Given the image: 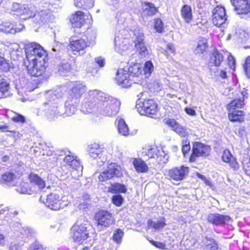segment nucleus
<instances>
[{"label":"nucleus","mask_w":250,"mask_h":250,"mask_svg":"<svg viewBox=\"0 0 250 250\" xmlns=\"http://www.w3.org/2000/svg\"><path fill=\"white\" fill-rule=\"evenodd\" d=\"M89 225L87 222H76L71 228L70 234L75 242L82 244L85 242L89 237L88 228Z\"/></svg>","instance_id":"6e6552de"},{"label":"nucleus","mask_w":250,"mask_h":250,"mask_svg":"<svg viewBox=\"0 0 250 250\" xmlns=\"http://www.w3.org/2000/svg\"><path fill=\"white\" fill-rule=\"evenodd\" d=\"M90 196L87 193L84 194L83 195V198L84 199V201L83 204H80L79 205V208L80 209L83 208H85L87 207V205L88 204V200L89 199Z\"/></svg>","instance_id":"6e6d98bb"},{"label":"nucleus","mask_w":250,"mask_h":250,"mask_svg":"<svg viewBox=\"0 0 250 250\" xmlns=\"http://www.w3.org/2000/svg\"><path fill=\"white\" fill-rule=\"evenodd\" d=\"M69 46L73 51L78 52L86 48L87 43L84 39H80L71 41Z\"/></svg>","instance_id":"7c9ffc66"},{"label":"nucleus","mask_w":250,"mask_h":250,"mask_svg":"<svg viewBox=\"0 0 250 250\" xmlns=\"http://www.w3.org/2000/svg\"><path fill=\"white\" fill-rule=\"evenodd\" d=\"M124 234L123 231L120 229H116L113 232L112 239L117 245L121 244Z\"/></svg>","instance_id":"09e8293b"},{"label":"nucleus","mask_w":250,"mask_h":250,"mask_svg":"<svg viewBox=\"0 0 250 250\" xmlns=\"http://www.w3.org/2000/svg\"><path fill=\"white\" fill-rule=\"evenodd\" d=\"M11 10L14 13V14L20 16V18L22 20L32 18L34 15L33 8L25 4L14 3Z\"/></svg>","instance_id":"4468645a"},{"label":"nucleus","mask_w":250,"mask_h":250,"mask_svg":"<svg viewBox=\"0 0 250 250\" xmlns=\"http://www.w3.org/2000/svg\"><path fill=\"white\" fill-rule=\"evenodd\" d=\"M219 66V65H217V63H215V65L211 66L210 69L211 74L212 75V73H214L217 80H219L220 78L222 79H226L227 78L226 68L225 69H220Z\"/></svg>","instance_id":"473e14b6"},{"label":"nucleus","mask_w":250,"mask_h":250,"mask_svg":"<svg viewBox=\"0 0 250 250\" xmlns=\"http://www.w3.org/2000/svg\"><path fill=\"white\" fill-rule=\"evenodd\" d=\"M60 63L58 64L57 67L59 74L61 76H65L68 75L69 73L73 74L76 71L74 69L75 63Z\"/></svg>","instance_id":"bb28decb"},{"label":"nucleus","mask_w":250,"mask_h":250,"mask_svg":"<svg viewBox=\"0 0 250 250\" xmlns=\"http://www.w3.org/2000/svg\"><path fill=\"white\" fill-rule=\"evenodd\" d=\"M222 160L224 162L226 163H229L230 166L234 168H236L237 164L235 161L233 160L232 155L228 150H225L223 155Z\"/></svg>","instance_id":"37998d69"},{"label":"nucleus","mask_w":250,"mask_h":250,"mask_svg":"<svg viewBox=\"0 0 250 250\" xmlns=\"http://www.w3.org/2000/svg\"><path fill=\"white\" fill-rule=\"evenodd\" d=\"M142 154L148 158L156 159L159 163H166L168 159V156L163 148L155 145H146L143 147Z\"/></svg>","instance_id":"9d476101"},{"label":"nucleus","mask_w":250,"mask_h":250,"mask_svg":"<svg viewBox=\"0 0 250 250\" xmlns=\"http://www.w3.org/2000/svg\"><path fill=\"white\" fill-rule=\"evenodd\" d=\"M23 28L24 26L21 24H20L19 27L15 28L14 25L9 22H4L0 24V31L6 34H15L16 32H20Z\"/></svg>","instance_id":"a878e982"},{"label":"nucleus","mask_w":250,"mask_h":250,"mask_svg":"<svg viewBox=\"0 0 250 250\" xmlns=\"http://www.w3.org/2000/svg\"><path fill=\"white\" fill-rule=\"evenodd\" d=\"M83 0H75L74 4L76 7H81L83 6Z\"/></svg>","instance_id":"774afa93"},{"label":"nucleus","mask_w":250,"mask_h":250,"mask_svg":"<svg viewBox=\"0 0 250 250\" xmlns=\"http://www.w3.org/2000/svg\"><path fill=\"white\" fill-rule=\"evenodd\" d=\"M196 175L197 176L201 179V180H202L203 181H204L205 183V184L207 185H208V186H210V182L203 175H202L200 173H197L196 174Z\"/></svg>","instance_id":"0e129e2a"},{"label":"nucleus","mask_w":250,"mask_h":250,"mask_svg":"<svg viewBox=\"0 0 250 250\" xmlns=\"http://www.w3.org/2000/svg\"><path fill=\"white\" fill-rule=\"evenodd\" d=\"M16 178L15 175L11 172H6L0 176V184L5 186L10 184Z\"/></svg>","instance_id":"c9c22d12"},{"label":"nucleus","mask_w":250,"mask_h":250,"mask_svg":"<svg viewBox=\"0 0 250 250\" xmlns=\"http://www.w3.org/2000/svg\"><path fill=\"white\" fill-rule=\"evenodd\" d=\"M29 179L32 184L38 186L40 189H43L46 186L45 181L36 174L31 173L29 175Z\"/></svg>","instance_id":"72a5a7b5"},{"label":"nucleus","mask_w":250,"mask_h":250,"mask_svg":"<svg viewBox=\"0 0 250 250\" xmlns=\"http://www.w3.org/2000/svg\"><path fill=\"white\" fill-rule=\"evenodd\" d=\"M134 167L138 172L145 173L148 170L147 164L142 159L136 158L133 162Z\"/></svg>","instance_id":"f704fd0d"},{"label":"nucleus","mask_w":250,"mask_h":250,"mask_svg":"<svg viewBox=\"0 0 250 250\" xmlns=\"http://www.w3.org/2000/svg\"><path fill=\"white\" fill-rule=\"evenodd\" d=\"M115 124L117 125L119 134L124 136L129 135V128L123 119L118 117L116 120Z\"/></svg>","instance_id":"2f4dec72"},{"label":"nucleus","mask_w":250,"mask_h":250,"mask_svg":"<svg viewBox=\"0 0 250 250\" xmlns=\"http://www.w3.org/2000/svg\"><path fill=\"white\" fill-rule=\"evenodd\" d=\"M107 166V169L101 172L98 176L99 182L101 185H106L105 188L107 192H109V169L108 166H109V161L105 163Z\"/></svg>","instance_id":"cd10ccee"},{"label":"nucleus","mask_w":250,"mask_h":250,"mask_svg":"<svg viewBox=\"0 0 250 250\" xmlns=\"http://www.w3.org/2000/svg\"><path fill=\"white\" fill-rule=\"evenodd\" d=\"M136 107L138 112L142 115H154L157 111V105L151 99L145 100L143 102L137 101Z\"/></svg>","instance_id":"f8f14e48"},{"label":"nucleus","mask_w":250,"mask_h":250,"mask_svg":"<svg viewBox=\"0 0 250 250\" xmlns=\"http://www.w3.org/2000/svg\"><path fill=\"white\" fill-rule=\"evenodd\" d=\"M87 151L89 156L94 159L98 158L101 160L102 163H105L107 162L108 151L106 149L97 143H93L88 146Z\"/></svg>","instance_id":"ddd939ff"},{"label":"nucleus","mask_w":250,"mask_h":250,"mask_svg":"<svg viewBox=\"0 0 250 250\" xmlns=\"http://www.w3.org/2000/svg\"><path fill=\"white\" fill-rule=\"evenodd\" d=\"M65 86L57 88L54 91H50L46 94V101L39 109H36L34 112L37 116L44 117L52 120L60 117L65 118L69 117L75 113L69 106H67L65 102L64 110L62 106V102L60 99L63 96V93H60L62 88L64 89Z\"/></svg>","instance_id":"f257e3e1"},{"label":"nucleus","mask_w":250,"mask_h":250,"mask_svg":"<svg viewBox=\"0 0 250 250\" xmlns=\"http://www.w3.org/2000/svg\"><path fill=\"white\" fill-rule=\"evenodd\" d=\"M40 200L48 208L53 210H58L67 206L70 202L68 196H60L55 193L48 194L46 199L41 196Z\"/></svg>","instance_id":"1a4fd4ad"},{"label":"nucleus","mask_w":250,"mask_h":250,"mask_svg":"<svg viewBox=\"0 0 250 250\" xmlns=\"http://www.w3.org/2000/svg\"><path fill=\"white\" fill-rule=\"evenodd\" d=\"M237 14H247L250 12V0H230Z\"/></svg>","instance_id":"aec40b11"},{"label":"nucleus","mask_w":250,"mask_h":250,"mask_svg":"<svg viewBox=\"0 0 250 250\" xmlns=\"http://www.w3.org/2000/svg\"><path fill=\"white\" fill-rule=\"evenodd\" d=\"M0 71L15 73L19 71V66L17 63H0Z\"/></svg>","instance_id":"58836bf2"},{"label":"nucleus","mask_w":250,"mask_h":250,"mask_svg":"<svg viewBox=\"0 0 250 250\" xmlns=\"http://www.w3.org/2000/svg\"><path fill=\"white\" fill-rule=\"evenodd\" d=\"M12 73L13 74V77H16L13 83L19 95L27 94V93L34 90L38 87L37 81L25 76L21 74L20 69L19 71Z\"/></svg>","instance_id":"39448f33"},{"label":"nucleus","mask_w":250,"mask_h":250,"mask_svg":"<svg viewBox=\"0 0 250 250\" xmlns=\"http://www.w3.org/2000/svg\"><path fill=\"white\" fill-rule=\"evenodd\" d=\"M25 52L29 62H46L48 61L46 52L40 44L35 42L26 45Z\"/></svg>","instance_id":"423d86ee"},{"label":"nucleus","mask_w":250,"mask_h":250,"mask_svg":"<svg viewBox=\"0 0 250 250\" xmlns=\"http://www.w3.org/2000/svg\"><path fill=\"white\" fill-rule=\"evenodd\" d=\"M136 39L134 41L135 47L138 51L141 58L146 57L148 54V51L145 45L144 35L141 32H136L134 33Z\"/></svg>","instance_id":"a211bd4d"},{"label":"nucleus","mask_w":250,"mask_h":250,"mask_svg":"<svg viewBox=\"0 0 250 250\" xmlns=\"http://www.w3.org/2000/svg\"><path fill=\"white\" fill-rule=\"evenodd\" d=\"M127 191L126 187L123 184L114 183L110 185V192L115 193H125Z\"/></svg>","instance_id":"79ce46f5"},{"label":"nucleus","mask_w":250,"mask_h":250,"mask_svg":"<svg viewBox=\"0 0 250 250\" xmlns=\"http://www.w3.org/2000/svg\"><path fill=\"white\" fill-rule=\"evenodd\" d=\"M104 66V63H89L86 69L87 73L94 75L97 74L98 68Z\"/></svg>","instance_id":"de8ad7c7"},{"label":"nucleus","mask_w":250,"mask_h":250,"mask_svg":"<svg viewBox=\"0 0 250 250\" xmlns=\"http://www.w3.org/2000/svg\"><path fill=\"white\" fill-rule=\"evenodd\" d=\"M212 22L216 26L225 24L227 20L225 9L223 7L217 6L212 12Z\"/></svg>","instance_id":"f3484780"},{"label":"nucleus","mask_w":250,"mask_h":250,"mask_svg":"<svg viewBox=\"0 0 250 250\" xmlns=\"http://www.w3.org/2000/svg\"><path fill=\"white\" fill-rule=\"evenodd\" d=\"M210 62H222L223 61V56L217 50H214L210 55Z\"/></svg>","instance_id":"49530a36"},{"label":"nucleus","mask_w":250,"mask_h":250,"mask_svg":"<svg viewBox=\"0 0 250 250\" xmlns=\"http://www.w3.org/2000/svg\"><path fill=\"white\" fill-rule=\"evenodd\" d=\"M210 149L208 146L203 143L198 142H194L192 147V153L189 158L190 162H195L198 157H206L208 155Z\"/></svg>","instance_id":"2eb2a0df"},{"label":"nucleus","mask_w":250,"mask_h":250,"mask_svg":"<svg viewBox=\"0 0 250 250\" xmlns=\"http://www.w3.org/2000/svg\"><path fill=\"white\" fill-rule=\"evenodd\" d=\"M62 86H65L64 89L62 88L60 93L62 92L63 95L66 88H70L69 94L65 102L67 106H69L75 113L77 110L80 99L86 91V85L83 82L78 81L69 82L66 84L62 85L58 88H60Z\"/></svg>","instance_id":"7ed1b4c3"},{"label":"nucleus","mask_w":250,"mask_h":250,"mask_svg":"<svg viewBox=\"0 0 250 250\" xmlns=\"http://www.w3.org/2000/svg\"><path fill=\"white\" fill-rule=\"evenodd\" d=\"M83 6L85 8H92L94 5L93 0H83Z\"/></svg>","instance_id":"680f3d73"},{"label":"nucleus","mask_w":250,"mask_h":250,"mask_svg":"<svg viewBox=\"0 0 250 250\" xmlns=\"http://www.w3.org/2000/svg\"><path fill=\"white\" fill-rule=\"evenodd\" d=\"M12 94L9 83L0 76V99L9 97Z\"/></svg>","instance_id":"393cba45"},{"label":"nucleus","mask_w":250,"mask_h":250,"mask_svg":"<svg viewBox=\"0 0 250 250\" xmlns=\"http://www.w3.org/2000/svg\"><path fill=\"white\" fill-rule=\"evenodd\" d=\"M122 175L121 167L116 163H110V177H120Z\"/></svg>","instance_id":"a18cd8bd"},{"label":"nucleus","mask_w":250,"mask_h":250,"mask_svg":"<svg viewBox=\"0 0 250 250\" xmlns=\"http://www.w3.org/2000/svg\"><path fill=\"white\" fill-rule=\"evenodd\" d=\"M9 214V208L8 207H3L1 206L0 207V215L6 216L8 218V215Z\"/></svg>","instance_id":"13d9d810"},{"label":"nucleus","mask_w":250,"mask_h":250,"mask_svg":"<svg viewBox=\"0 0 250 250\" xmlns=\"http://www.w3.org/2000/svg\"><path fill=\"white\" fill-rule=\"evenodd\" d=\"M42 245L40 244L39 242L35 241L29 247V250H39V249H43Z\"/></svg>","instance_id":"4d7b16f0"},{"label":"nucleus","mask_w":250,"mask_h":250,"mask_svg":"<svg viewBox=\"0 0 250 250\" xmlns=\"http://www.w3.org/2000/svg\"><path fill=\"white\" fill-rule=\"evenodd\" d=\"M132 77H138L140 80L149 78L154 70L153 63H131L126 68Z\"/></svg>","instance_id":"0eeeda50"},{"label":"nucleus","mask_w":250,"mask_h":250,"mask_svg":"<svg viewBox=\"0 0 250 250\" xmlns=\"http://www.w3.org/2000/svg\"><path fill=\"white\" fill-rule=\"evenodd\" d=\"M166 48H163L164 54L167 53V52L173 53L174 51V48L173 45L170 43H167L166 44ZM166 56L167 54H165Z\"/></svg>","instance_id":"bf43d9fd"},{"label":"nucleus","mask_w":250,"mask_h":250,"mask_svg":"<svg viewBox=\"0 0 250 250\" xmlns=\"http://www.w3.org/2000/svg\"><path fill=\"white\" fill-rule=\"evenodd\" d=\"M181 12L182 17L188 23L192 21V15L190 6L188 5H184L181 9Z\"/></svg>","instance_id":"4c0bfd02"},{"label":"nucleus","mask_w":250,"mask_h":250,"mask_svg":"<svg viewBox=\"0 0 250 250\" xmlns=\"http://www.w3.org/2000/svg\"><path fill=\"white\" fill-rule=\"evenodd\" d=\"M208 42L205 38H201L198 42L196 47L194 49V52L196 54H203L206 51L208 48Z\"/></svg>","instance_id":"e433bc0d"},{"label":"nucleus","mask_w":250,"mask_h":250,"mask_svg":"<svg viewBox=\"0 0 250 250\" xmlns=\"http://www.w3.org/2000/svg\"><path fill=\"white\" fill-rule=\"evenodd\" d=\"M28 184L26 183L21 184L17 188V191L21 193L31 194L32 191L28 188Z\"/></svg>","instance_id":"3c124183"},{"label":"nucleus","mask_w":250,"mask_h":250,"mask_svg":"<svg viewBox=\"0 0 250 250\" xmlns=\"http://www.w3.org/2000/svg\"><path fill=\"white\" fill-rule=\"evenodd\" d=\"M217 244L214 242L212 244H208L204 248V250H217Z\"/></svg>","instance_id":"052dcab7"},{"label":"nucleus","mask_w":250,"mask_h":250,"mask_svg":"<svg viewBox=\"0 0 250 250\" xmlns=\"http://www.w3.org/2000/svg\"><path fill=\"white\" fill-rule=\"evenodd\" d=\"M27 72L32 76H42L46 70V66L43 63H28L26 65Z\"/></svg>","instance_id":"5701e85b"},{"label":"nucleus","mask_w":250,"mask_h":250,"mask_svg":"<svg viewBox=\"0 0 250 250\" xmlns=\"http://www.w3.org/2000/svg\"><path fill=\"white\" fill-rule=\"evenodd\" d=\"M243 67L246 75L250 78V63H244Z\"/></svg>","instance_id":"e2e57ef3"},{"label":"nucleus","mask_w":250,"mask_h":250,"mask_svg":"<svg viewBox=\"0 0 250 250\" xmlns=\"http://www.w3.org/2000/svg\"><path fill=\"white\" fill-rule=\"evenodd\" d=\"M157 12V8L151 3H145L143 7V15L146 16H152Z\"/></svg>","instance_id":"ea45409f"},{"label":"nucleus","mask_w":250,"mask_h":250,"mask_svg":"<svg viewBox=\"0 0 250 250\" xmlns=\"http://www.w3.org/2000/svg\"><path fill=\"white\" fill-rule=\"evenodd\" d=\"M81 110L84 114L92 113L97 117L108 116V97L98 90H90L82 101Z\"/></svg>","instance_id":"f03ea898"},{"label":"nucleus","mask_w":250,"mask_h":250,"mask_svg":"<svg viewBox=\"0 0 250 250\" xmlns=\"http://www.w3.org/2000/svg\"><path fill=\"white\" fill-rule=\"evenodd\" d=\"M6 244V238L5 236L0 233V247H3Z\"/></svg>","instance_id":"338daca9"},{"label":"nucleus","mask_w":250,"mask_h":250,"mask_svg":"<svg viewBox=\"0 0 250 250\" xmlns=\"http://www.w3.org/2000/svg\"><path fill=\"white\" fill-rule=\"evenodd\" d=\"M121 102L119 100L111 97L110 98V111L111 115H115L119 111Z\"/></svg>","instance_id":"a19ab883"},{"label":"nucleus","mask_w":250,"mask_h":250,"mask_svg":"<svg viewBox=\"0 0 250 250\" xmlns=\"http://www.w3.org/2000/svg\"><path fill=\"white\" fill-rule=\"evenodd\" d=\"M189 169L187 167H176L168 171V176L173 180L179 181L185 177Z\"/></svg>","instance_id":"6ab92c4d"},{"label":"nucleus","mask_w":250,"mask_h":250,"mask_svg":"<svg viewBox=\"0 0 250 250\" xmlns=\"http://www.w3.org/2000/svg\"><path fill=\"white\" fill-rule=\"evenodd\" d=\"M167 124L171 127L173 130L175 131L180 136L185 137L188 134L187 129L180 125L174 120L169 119L167 121Z\"/></svg>","instance_id":"c756f323"},{"label":"nucleus","mask_w":250,"mask_h":250,"mask_svg":"<svg viewBox=\"0 0 250 250\" xmlns=\"http://www.w3.org/2000/svg\"><path fill=\"white\" fill-rule=\"evenodd\" d=\"M33 17L34 18V21L36 22V24L39 25H42L48 23L52 20L51 13L48 9L41 10L36 14L34 13V15Z\"/></svg>","instance_id":"4be33fe9"},{"label":"nucleus","mask_w":250,"mask_h":250,"mask_svg":"<svg viewBox=\"0 0 250 250\" xmlns=\"http://www.w3.org/2000/svg\"><path fill=\"white\" fill-rule=\"evenodd\" d=\"M208 220L209 223L217 226L228 224L231 221L229 216L218 213L209 214L208 217Z\"/></svg>","instance_id":"412c9836"},{"label":"nucleus","mask_w":250,"mask_h":250,"mask_svg":"<svg viewBox=\"0 0 250 250\" xmlns=\"http://www.w3.org/2000/svg\"><path fill=\"white\" fill-rule=\"evenodd\" d=\"M154 28L159 33H162L164 31V24L160 19H157L155 20Z\"/></svg>","instance_id":"864d4df0"},{"label":"nucleus","mask_w":250,"mask_h":250,"mask_svg":"<svg viewBox=\"0 0 250 250\" xmlns=\"http://www.w3.org/2000/svg\"><path fill=\"white\" fill-rule=\"evenodd\" d=\"M115 81L124 87H128L132 83L131 76L126 68L119 69L116 73Z\"/></svg>","instance_id":"dca6fc26"},{"label":"nucleus","mask_w":250,"mask_h":250,"mask_svg":"<svg viewBox=\"0 0 250 250\" xmlns=\"http://www.w3.org/2000/svg\"><path fill=\"white\" fill-rule=\"evenodd\" d=\"M57 154L59 156H65L63 159L64 162L66 164L70 166L73 169L72 173L76 171H80L79 172L78 176L82 175V166L81 165L80 162L74 154L69 151L58 150Z\"/></svg>","instance_id":"9b49d317"},{"label":"nucleus","mask_w":250,"mask_h":250,"mask_svg":"<svg viewBox=\"0 0 250 250\" xmlns=\"http://www.w3.org/2000/svg\"><path fill=\"white\" fill-rule=\"evenodd\" d=\"M238 98L232 101L228 105L229 109V118L231 122H242L244 120L243 111L238 110L241 108L244 104L245 99L248 98V93L246 90L243 89L237 93Z\"/></svg>","instance_id":"20e7f679"},{"label":"nucleus","mask_w":250,"mask_h":250,"mask_svg":"<svg viewBox=\"0 0 250 250\" xmlns=\"http://www.w3.org/2000/svg\"><path fill=\"white\" fill-rule=\"evenodd\" d=\"M20 233L23 236L28 237L32 236L35 233V231L31 228L29 227H22L21 224L19 225Z\"/></svg>","instance_id":"8fccbe9b"},{"label":"nucleus","mask_w":250,"mask_h":250,"mask_svg":"<svg viewBox=\"0 0 250 250\" xmlns=\"http://www.w3.org/2000/svg\"><path fill=\"white\" fill-rule=\"evenodd\" d=\"M88 19V16L85 15L83 12L78 11L70 19L72 25L74 27L81 28Z\"/></svg>","instance_id":"b1692460"},{"label":"nucleus","mask_w":250,"mask_h":250,"mask_svg":"<svg viewBox=\"0 0 250 250\" xmlns=\"http://www.w3.org/2000/svg\"><path fill=\"white\" fill-rule=\"evenodd\" d=\"M186 112L190 116H195L196 115V112L195 111L190 107H186L185 109Z\"/></svg>","instance_id":"69168bd1"},{"label":"nucleus","mask_w":250,"mask_h":250,"mask_svg":"<svg viewBox=\"0 0 250 250\" xmlns=\"http://www.w3.org/2000/svg\"><path fill=\"white\" fill-rule=\"evenodd\" d=\"M124 201V197L120 194L113 195L112 197V203L117 207H120Z\"/></svg>","instance_id":"603ef678"},{"label":"nucleus","mask_w":250,"mask_h":250,"mask_svg":"<svg viewBox=\"0 0 250 250\" xmlns=\"http://www.w3.org/2000/svg\"><path fill=\"white\" fill-rule=\"evenodd\" d=\"M12 120L13 122L16 123H23L25 122V117L19 114H17L15 116L13 117Z\"/></svg>","instance_id":"5fc2aeb1"},{"label":"nucleus","mask_w":250,"mask_h":250,"mask_svg":"<svg viewBox=\"0 0 250 250\" xmlns=\"http://www.w3.org/2000/svg\"><path fill=\"white\" fill-rule=\"evenodd\" d=\"M109 213L108 211L101 210L96 213V220L98 225L107 227L109 224Z\"/></svg>","instance_id":"c85d7f7f"},{"label":"nucleus","mask_w":250,"mask_h":250,"mask_svg":"<svg viewBox=\"0 0 250 250\" xmlns=\"http://www.w3.org/2000/svg\"><path fill=\"white\" fill-rule=\"evenodd\" d=\"M147 225L149 227L154 228L155 229L159 230L163 229L166 225L165 219L161 218L157 222H154L151 220H148Z\"/></svg>","instance_id":"c03bdc74"}]
</instances>
